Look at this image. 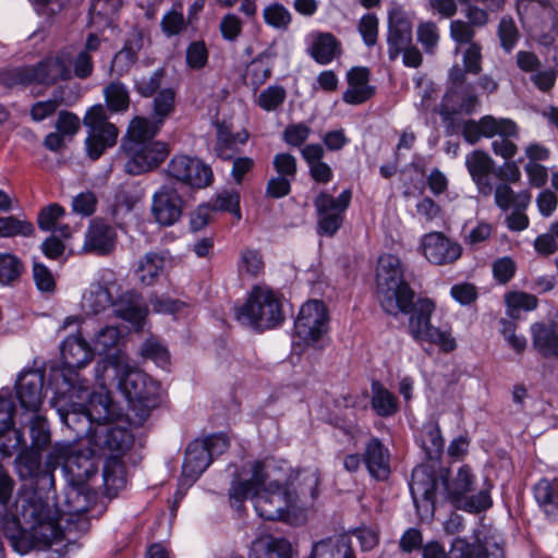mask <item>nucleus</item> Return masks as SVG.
Returning <instances> with one entry per match:
<instances>
[{"label":"nucleus","mask_w":558,"mask_h":558,"mask_svg":"<svg viewBox=\"0 0 558 558\" xmlns=\"http://www.w3.org/2000/svg\"><path fill=\"white\" fill-rule=\"evenodd\" d=\"M498 37L506 52H510L518 43L519 31L512 17L504 16L498 25Z\"/></svg>","instance_id":"nucleus-60"},{"label":"nucleus","mask_w":558,"mask_h":558,"mask_svg":"<svg viewBox=\"0 0 558 558\" xmlns=\"http://www.w3.org/2000/svg\"><path fill=\"white\" fill-rule=\"evenodd\" d=\"M71 54L59 51L49 56L36 65L29 66L33 83L52 85L58 81H68L72 77L70 69Z\"/></svg>","instance_id":"nucleus-22"},{"label":"nucleus","mask_w":558,"mask_h":558,"mask_svg":"<svg viewBox=\"0 0 558 558\" xmlns=\"http://www.w3.org/2000/svg\"><path fill=\"white\" fill-rule=\"evenodd\" d=\"M33 233L34 226L29 221L20 220L15 216L0 218V238L31 236Z\"/></svg>","instance_id":"nucleus-56"},{"label":"nucleus","mask_w":558,"mask_h":558,"mask_svg":"<svg viewBox=\"0 0 558 558\" xmlns=\"http://www.w3.org/2000/svg\"><path fill=\"white\" fill-rule=\"evenodd\" d=\"M101 41V38L96 34L92 33L87 36L84 47L73 60V72L76 77L86 80L92 76L94 71L93 54L100 49Z\"/></svg>","instance_id":"nucleus-41"},{"label":"nucleus","mask_w":558,"mask_h":558,"mask_svg":"<svg viewBox=\"0 0 558 558\" xmlns=\"http://www.w3.org/2000/svg\"><path fill=\"white\" fill-rule=\"evenodd\" d=\"M363 461L371 476L385 481L390 475V456L388 449L378 438H372L365 447Z\"/></svg>","instance_id":"nucleus-29"},{"label":"nucleus","mask_w":558,"mask_h":558,"mask_svg":"<svg viewBox=\"0 0 558 558\" xmlns=\"http://www.w3.org/2000/svg\"><path fill=\"white\" fill-rule=\"evenodd\" d=\"M113 314L134 326H141L148 313L143 296L134 290L122 293L112 303Z\"/></svg>","instance_id":"nucleus-28"},{"label":"nucleus","mask_w":558,"mask_h":558,"mask_svg":"<svg viewBox=\"0 0 558 558\" xmlns=\"http://www.w3.org/2000/svg\"><path fill=\"white\" fill-rule=\"evenodd\" d=\"M102 481L108 497L117 496L126 485L125 465L118 456H109L104 464Z\"/></svg>","instance_id":"nucleus-40"},{"label":"nucleus","mask_w":558,"mask_h":558,"mask_svg":"<svg viewBox=\"0 0 558 558\" xmlns=\"http://www.w3.org/2000/svg\"><path fill=\"white\" fill-rule=\"evenodd\" d=\"M310 53L319 64H328L341 53V44L331 33H320L314 40Z\"/></svg>","instance_id":"nucleus-45"},{"label":"nucleus","mask_w":558,"mask_h":558,"mask_svg":"<svg viewBox=\"0 0 558 558\" xmlns=\"http://www.w3.org/2000/svg\"><path fill=\"white\" fill-rule=\"evenodd\" d=\"M26 446L24 434L14 425L0 432V453L3 457H12L17 450Z\"/></svg>","instance_id":"nucleus-55"},{"label":"nucleus","mask_w":558,"mask_h":558,"mask_svg":"<svg viewBox=\"0 0 558 558\" xmlns=\"http://www.w3.org/2000/svg\"><path fill=\"white\" fill-rule=\"evenodd\" d=\"M119 337L120 332L117 327L106 326L99 329L93 339V352L106 355L95 369L96 378L101 387H106L107 377H110V374L104 373L101 365L109 356H116V354H110L109 352L116 348ZM117 355L122 356L120 353H117Z\"/></svg>","instance_id":"nucleus-34"},{"label":"nucleus","mask_w":558,"mask_h":558,"mask_svg":"<svg viewBox=\"0 0 558 558\" xmlns=\"http://www.w3.org/2000/svg\"><path fill=\"white\" fill-rule=\"evenodd\" d=\"M264 260L259 251L245 248L241 253L239 270L251 277L258 276L264 270Z\"/></svg>","instance_id":"nucleus-59"},{"label":"nucleus","mask_w":558,"mask_h":558,"mask_svg":"<svg viewBox=\"0 0 558 558\" xmlns=\"http://www.w3.org/2000/svg\"><path fill=\"white\" fill-rule=\"evenodd\" d=\"M160 131L147 128L144 117H134L121 142V153L125 158L124 172L140 175L157 169L170 154L167 142L156 140Z\"/></svg>","instance_id":"nucleus-4"},{"label":"nucleus","mask_w":558,"mask_h":558,"mask_svg":"<svg viewBox=\"0 0 558 558\" xmlns=\"http://www.w3.org/2000/svg\"><path fill=\"white\" fill-rule=\"evenodd\" d=\"M372 408L379 416H391L398 411L396 396L380 383L372 384Z\"/></svg>","instance_id":"nucleus-49"},{"label":"nucleus","mask_w":558,"mask_h":558,"mask_svg":"<svg viewBox=\"0 0 558 558\" xmlns=\"http://www.w3.org/2000/svg\"><path fill=\"white\" fill-rule=\"evenodd\" d=\"M448 558H504L502 539H486L483 545L471 544L465 538L457 537L451 543Z\"/></svg>","instance_id":"nucleus-27"},{"label":"nucleus","mask_w":558,"mask_h":558,"mask_svg":"<svg viewBox=\"0 0 558 558\" xmlns=\"http://www.w3.org/2000/svg\"><path fill=\"white\" fill-rule=\"evenodd\" d=\"M19 422L21 425L29 427L32 445L29 448L45 451L51 444V433L48 422L40 412L37 413H20Z\"/></svg>","instance_id":"nucleus-36"},{"label":"nucleus","mask_w":558,"mask_h":558,"mask_svg":"<svg viewBox=\"0 0 558 558\" xmlns=\"http://www.w3.org/2000/svg\"><path fill=\"white\" fill-rule=\"evenodd\" d=\"M421 251L426 259L435 265L451 264L462 254L461 245L441 232L426 234L421 240Z\"/></svg>","instance_id":"nucleus-23"},{"label":"nucleus","mask_w":558,"mask_h":558,"mask_svg":"<svg viewBox=\"0 0 558 558\" xmlns=\"http://www.w3.org/2000/svg\"><path fill=\"white\" fill-rule=\"evenodd\" d=\"M105 98L108 108L113 112H123L129 109L130 95L124 84L112 82L105 88Z\"/></svg>","instance_id":"nucleus-53"},{"label":"nucleus","mask_w":558,"mask_h":558,"mask_svg":"<svg viewBox=\"0 0 558 558\" xmlns=\"http://www.w3.org/2000/svg\"><path fill=\"white\" fill-rule=\"evenodd\" d=\"M110 420L99 421L89 438V445L94 446L99 454L122 456L131 448L133 435L125 428L109 423Z\"/></svg>","instance_id":"nucleus-18"},{"label":"nucleus","mask_w":558,"mask_h":558,"mask_svg":"<svg viewBox=\"0 0 558 558\" xmlns=\"http://www.w3.org/2000/svg\"><path fill=\"white\" fill-rule=\"evenodd\" d=\"M508 315L514 317L520 310L533 311L537 306V299L525 292H509L505 296Z\"/></svg>","instance_id":"nucleus-57"},{"label":"nucleus","mask_w":558,"mask_h":558,"mask_svg":"<svg viewBox=\"0 0 558 558\" xmlns=\"http://www.w3.org/2000/svg\"><path fill=\"white\" fill-rule=\"evenodd\" d=\"M287 98V90L281 85H270L263 89L255 98L257 107L266 112L279 110Z\"/></svg>","instance_id":"nucleus-51"},{"label":"nucleus","mask_w":558,"mask_h":558,"mask_svg":"<svg viewBox=\"0 0 558 558\" xmlns=\"http://www.w3.org/2000/svg\"><path fill=\"white\" fill-rule=\"evenodd\" d=\"M94 446L87 448H73L71 456L66 459L65 471L71 476V482L86 483L96 475L98 470V457Z\"/></svg>","instance_id":"nucleus-25"},{"label":"nucleus","mask_w":558,"mask_h":558,"mask_svg":"<svg viewBox=\"0 0 558 558\" xmlns=\"http://www.w3.org/2000/svg\"><path fill=\"white\" fill-rule=\"evenodd\" d=\"M150 117H144L147 128L153 131H160L166 120L175 112L177 93L173 88L167 87L153 96Z\"/></svg>","instance_id":"nucleus-31"},{"label":"nucleus","mask_w":558,"mask_h":558,"mask_svg":"<svg viewBox=\"0 0 558 558\" xmlns=\"http://www.w3.org/2000/svg\"><path fill=\"white\" fill-rule=\"evenodd\" d=\"M97 501V494L86 483L71 482L65 490L63 508L59 509V522L65 520L69 524L77 517L75 525L82 531L88 527V521L83 514L88 512ZM61 529V526L59 525Z\"/></svg>","instance_id":"nucleus-16"},{"label":"nucleus","mask_w":558,"mask_h":558,"mask_svg":"<svg viewBox=\"0 0 558 558\" xmlns=\"http://www.w3.org/2000/svg\"><path fill=\"white\" fill-rule=\"evenodd\" d=\"M266 478L264 463L254 462L250 480L232 481L229 488L231 506L241 511L244 509V501L251 498L259 518L269 521L288 520L290 511L298 506L300 496L308 494L312 499H315L318 494L319 480L315 474L304 478L300 493L278 483L265 486Z\"/></svg>","instance_id":"nucleus-2"},{"label":"nucleus","mask_w":558,"mask_h":558,"mask_svg":"<svg viewBox=\"0 0 558 558\" xmlns=\"http://www.w3.org/2000/svg\"><path fill=\"white\" fill-rule=\"evenodd\" d=\"M44 374L32 369L20 375L16 383V396L22 408L21 413L40 412L43 404Z\"/></svg>","instance_id":"nucleus-24"},{"label":"nucleus","mask_w":558,"mask_h":558,"mask_svg":"<svg viewBox=\"0 0 558 558\" xmlns=\"http://www.w3.org/2000/svg\"><path fill=\"white\" fill-rule=\"evenodd\" d=\"M276 56L270 49L260 52L254 58L246 68L245 78L248 84L257 89L270 76L272 72V64L270 60Z\"/></svg>","instance_id":"nucleus-42"},{"label":"nucleus","mask_w":558,"mask_h":558,"mask_svg":"<svg viewBox=\"0 0 558 558\" xmlns=\"http://www.w3.org/2000/svg\"><path fill=\"white\" fill-rule=\"evenodd\" d=\"M301 155L308 166L311 178L315 182L326 184L331 181L333 177L332 169L323 161L325 150L322 145L307 144L301 149Z\"/></svg>","instance_id":"nucleus-38"},{"label":"nucleus","mask_w":558,"mask_h":558,"mask_svg":"<svg viewBox=\"0 0 558 558\" xmlns=\"http://www.w3.org/2000/svg\"><path fill=\"white\" fill-rule=\"evenodd\" d=\"M166 266L165 255L157 252H147L134 264L133 272L137 281L145 287L157 283Z\"/></svg>","instance_id":"nucleus-33"},{"label":"nucleus","mask_w":558,"mask_h":558,"mask_svg":"<svg viewBox=\"0 0 558 558\" xmlns=\"http://www.w3.org/2000/svg\"><path fill=\"white\" fill-rule=\"evenodd\" d=\"M421 448L424 449L426 459L429 462H438L444 452L445 440L437 423H428L424 426L421 436Z\"/></svg>","instance_id":"nucleus-46"},{"label":"nucleus","mask_w":558,"mask_h":558,"mask_svg":"<svg viewBox=\"0 0 558 558\" xmlns=\"http://www.w3.org/2000/svg\"><path fill=\"white\" fill-rule=\"evenodd\" d=\"M77 390V398H88L89 407L81 403H72L69 408H59L60 420L69 429L75 433L76 438H90L95 425L99 421L111 420L116 412L110 398L104 393H90Z\"/></svg>","instance_id":"nucleus-6"},{"label":"nucleus","mask_w":558,"mask_h":558,"mask_svg":"<svg viewBox=\"0 0 558 558\" xmlns=\"http://www.w3.org/2000/svg\"><path fill=\"white\" fill-rule=\"evenodd\" d=\"M530 202L531 194L527 191L514 193L506 183L498 184L495 189V203L502 210L512 208L526 209Z\"/></svg>","instance_id":"nucleus-47"},{"label":"nucleus","mask_w":558,"mask_h":558,"mask_svg":"<svg viewBox=\"0 0 558 558\" xmlns=\"http://www.w3.org/2000/svg\"><path fill=\"white\" fill-rule=\"evenodd\" d=\"M465 166L478 192L484 196L490 195L493 192L490 182L493 161L489 155L482 150H474L465 157Z\"/></svg>","instance_id":"nucleus-30"},{"label":"nucleus","mask_w":558,"mask_h":558,"mask_svg":"<svg viewBox=\"0 0 558 558\" xmlns=\"http://www.w3.org/2000/svg\"><path fill=\"white\" fill-rule=\"evenodd\" d=\"M213 210L229 211L239 221L242 218L240 209V194L236 191L219 193L211 206Z\"/></svg>","instance_id":"nucleus-61"},{"label":"nucleus","mask_w":558,"mask_h":558,"mask_svg":"<svg viewBox=\"0 0 558 558\" xmlns=\"http://www.w3.org/2000/svg\"><path fill=\"white\" fill-rule=\"evenodd\" d=\"M492 234V226L484 221L469 222L464 226L463 241L470 246H476L485 242Z\"/></svg>","instance_id":"nucleus-58"},{"label":"nucleus","mask_w":558,"mask_h":558,"mask_svg":"<svg viewBox=\"0 0 558 558\" xmlns=\"http://www.w3.org/2000/svg\"><path fill=\"white\" fill-rule=\"evenodd\" d=\"M24 270L21 259L9 253L0 254V283L8 286L16 281Z\"/></svg>","instance_id":"nucleus-54"},{"label":"nucleus","mask_w":558,"mask_h":558,"mask_svg":"<svg viewBox=\"0 0 558 558\" xmlns=\"http://www.w3.org/2000/svg\"><path fill=\"white\" fill-rule=\"evenodd\" d=\"M167 173L170 178L193 189H205L211 184V168L201 159L187 155H175L169 161Z\"/></svg>","instance_id":"nucleus-19"},{"label":"nucleus","mask_w":558,"mask_h":558,"mask_svg":"<svg viewBox=\"0 0 558 558\" xmlns=\"http://www.w3.org/2000/svg\"><path fill=\"white\" fill-rule=\"evenodd\" d=\"M108 379H117V387L129 402L133 424L142 425L150 411L159 405L160 386L146 373L131 368L124 356H109L101 365Z\"/></svg>","instance_id":"nucleus-3"},{"label":"nucleus","mask_w":558,"mask_h":558,"mask_svg":"<svg viewBox=\"0 0 558 558\" xmlns=\"http://www.w3.org/2000/svg\"><path fill=\"white\" fill-rule=\"evenodd\" d=\"M376 294L388 314L413 312L415 293L404 280L401 262L397 256L385 254L379 257L376 268Z\"/></svg>","instance_id":"nucleus-5"},{"label":"nucleus","mask_w":558,"mask_h":558,"mask_svg":"<svg viewBox=\"0 0 558 558\" xmlns=\"http://www.w3.org/2000/svg\"><path fill=\"white\" fill-rule=\"evenodd\" d=\"M450 87L444 96L440 106V116L446 124L447 133L454 134L459 130L463 132V124L460 121L461 113L471 114L480 105L474 86L465 82L464 72L454 65L449 72Z\"/></svg>","instance_id":"nucleus-7"},{"label":"nucleus","mask_w":558,"mask_h":558,"mask_svg":"<svg viewBox=\"0 0 558 558\" xmlns=\"http://www.w3.org/2000/svg\"><path fill=\"white\" fill-rule=\"evenodd\" d=\"M185 204L174 186L162 185L151 197V215L158 225L169 227L180 220Z\"/></svg>","instance_id":"nucleus-21"},{"label":"nucleus","mask_w":558,"mask_h":558,"mask_svg":"<svg viewBox=\"0 0 558 558\" xmlns=\"http://www.w3.org/2000/svg\"><path fill=\"white\" fill-rule=\"evenodd\" d=\"M310 558H354L350 537L338 535L316 542Z\"/></svg>","instance_id":"nucleus-37"},{"label":"nucleus","mask_w":558,"mask_h":558,"mask_svg":"<svg viewBox=\"0 0 558 558\" xmlns=\"http://www.w3.org/2000/svg\"><path fill=\"white\" fill-rule=\"evenodd\" d=\"M475 476L469 465L459 468L451 484L449 494L459 509L470 513H478L487 510L492 505L490 487H484L476 494H471L474 487Z\"/></svg>","instance_id":"nucleus-14"},{"label":"nucleus","mask_w":558,"mask_h":558,"mask_svg":"<svg viewBox=\"0 0 558 558\" xmlns=\"http://www.w3.org/2000/svg\"><path fill=\"white\" fill-rule=\"evenodd\" d=\"M436 345L441 352H451L457 348L456 339L451 335L448 324L439 322L435 303L429 299L421 298V340Z\"/></svg>","instance_id":"nucleus-20"},{"label":"nucleus","mask_w":558,"mask_h":558,"mask_svg":"<svg viewBox=\"0 0 558 558\" xmlns=\"http://www.w3.org/2000/svg\"><path fill=\"white\" fill-rule=\"evenodd\" d=\"M41 452L27 446L21 448L15 460L21 478L31 480L44 469L41 465Z\"/></svg>","instance_id":"nucleus-48"},{"label":"nucleus","mask_w":558,"mask_h":558,"mask_svg":"<svg viewBox=\"0 0 558 558\" xmlns=\"http://www.w3.org/2000/svg\"><path fill=\"white\" fill-rule=\"evenodd\" d=\"M165 76L166 70L163 68H158L147 74H138L134 77V88L142 97H153L159 92Z\"/></svg>","instance_id":"nucleus-52"},{"label":"nucleus","mask_w":558,"mask_h":558,"mask_svg":"<svg viewBox=\"0 0 558 558\" xmlns=\"http://www.w3.org/2000/svg\"><path fill=\"white\" fill-rule=\"evenodd\" d=\"M534 349L544 357L558 359V328L554 324L535 323L531 326Z\"/></svg>","instance_id":"nucleus-35"},{"label":"nucleus","mask_w":558,"mask_h":558,"mask_svg":"<svg viewBox=\"0 0 558 558\" xmlns=\"http://www.w3.org/2000/svg\"><path fill=\"white\" fill-rule=\"evenodd\" d=\"M83 123L88 129L85 141L87 153L96 160L107 148L116 145L119 129L109 122L106 109L101 105L92 107L86 112Z\"/></svg>","instance_id":"nucleus-13"},{"label":"nucleus","mask_w":558,"mask_h":558,"mask_svg":"<svg viewBox=\"0 0 558 558\" xmlns=\"http://www.w3.org/2000/svg\"><path fill=\"white\" fill-rule=\"evenodd\" d=\"M116 243V230L104 221L94 219L90 221L85 232L83 251L85 253L105 256L113 251Z\"/></svg>","instance_id":"nucleus-26"},{"label":"nucleus","mask_w":558,"mask_h":558,"mask_svg":"<svg viewBox=\"0 0 558 558\" xmlns=\"http://www.w3.org/2000/svg\"><path fill=\"white\" fill-rule=\"evenodd\" d=\"M534 498L548 519L558 515V477L554 481L539 480L534 488Z\"/></svg>","instance_id":"nucleus-39"},{"label":"nucleus","mask_w":558,"mask_h":558,"mask_svg":"<svg viewBox=\"0 0 558 558\" xmlns=\"http://www.w3.org/2000/svg\"><path fill=\"white\" fill-rule=\"evenodd\" d=\"M328 312L324 302L312 300L302 305L294 323L295 337L306 345L315 344L328 331Z\"/></svg>","instance_id":"nucleus-15"},{"label":"nucleus","mask_w":558,"mask_h":558,"mask_svg":"<svg viewBox=\"0 0 558 558\" xmlns=\"http://www.w3.org/2000/svg\"><path fill=\"white\" fill-rule=\"evenodd\" d=\"M235 317L240 324L257 330L277 327L284 319L281 299L270 288L256 286L246 302L236 308Z\"/></svg>","instance_id":"nucleus-8"},{"label":"nucleus","mask_w":558,"mask_h":558,"mask_svg":"<svg viewBox=\"0 0 558 558\" xmlns=\"http://www.w3.org/2000/svg\"><path fill=\"white\" fill-rule=\"evenodd\" d=\"M351 190H344L338 197L322 192L314 201L318 214V233L333 235L343 222V213L349 207Z\"/></svg>","instance_id":"nucleus-17"},{"label":"nucleus","mask_w":558,"mask_h":558,"mask_svg":"<svg viewBox=\"0 0 558 558\" xmlns=\"http://www.w3.org/2000/svg\"><path fill=\"white\" fill-rule=\"evenodd\" d=\"M250 135L246 131L236 134L227 129H219L215 144L216 155L222 160H231L240 153L239 145H244Z\"/></svg>","instance_id":"nucleus-43"},{"label":"nucleus","mask_w":558,"mask_h":558,"mask_svg":"<svg viewBox=\"0 0 558 558\" xmlns=\"http://www.w3.org/2000/svg\"><path fill=\"white\" fill-rule=\"evenodd\" d=\"M518 13L530 36L549 45L558 32V7L554 0H522Z\"/></svg>","instance_id":"nucleus-10"},{"label":"nucleus","mask_w":558,"mask_h":558,"mask_svg":"<svg viewBox=\"0 0 558 558\" xmlns=\"http://www.w3.org/2000/svg\"><path fill=\"white\" fill-rule=\"evenodd\" d=\"M54 469L46 465L32 481L34 493L21 500V515L28 527L12 513L0 518V527L12 548L19 554L32 549H47L66 538V533L59 527V508L54 502ZM19 508V506H16Z\"/></svg>","instance_id":"nucleus-1"},{"label":"nucleus","mask_w":558,"mask_h":558,"mask_svg":"<svg viewBox=\"0 0 558 558\" xmlns=\"http://www.w3.org/2000/svg\"><path fill=\"white\" fill-rule=\"evenodd\" d=\"M206 444L201 439L191 441L185 450L182 475L194 482L213 462Z\"/></svg>","instance_id":"nucleus-32"},{"label":"nucleus","mask_w":558,"mask_h":558,"mask_svg":"<svg viewBox=\"0 0 558 558\" xmlns=\"http://www.w3.org/2000/svg\"><path fill=\"white\" fill-rule=\"evenodd\" d=\"M274 169L278 177L294 181L298 172L296 158L289 153H279L272 160Z\"/></svg>","instance_id":"nucleus-64"},{"label":"nucleus","mask_w":558,"mask_h":558,"mask_svg":"<svg viewBox=\"0 0 558 558\" xmlns=\"http://www.w3.org/2000/svg\"><path fill=\"white\" fill-rule=\"evenodd\" d=\"M186 64L193 70H201L208 62V50L203 40L191 43L185 51Z\"/></svg>","instance_id":"nucleus-63"},{"label":"nucleus","mask_w":558,"mask_h":558,"mask_svg":"<svg viewBox=\"0 0 558 558\" xmlns=\"http://www.w3.org/2000/svg\"><path fill=\"white\" fill-rule=\"evenodd\" d=\"M191 23L182 12V4L175 3L160 21V28L166 37H173L186 31Z\"/></svg>","instance_id":"nucleus-50"},{"label":"nucleus","mask_w":558,"mask_h":558,"mask_svg":"<svg viewBox=\"0 0 558 558\" xmlns=\"http://www.w3.org/2000/svg\"><path fill=\"white\" fill-rule=\"evenodd\" d=\"M388 56L395 61L402 52V61L405 66H418V50L412 45V25L407 14L395 9L388 17Z\"/></svg>","instance_id":"nucleus-12"},{"label":"nucleus","mask_w":558,"mask_h":558,"mask_svg":"<svg viewBox=\"0 0 558 558\" xmlns=\"http://www.w3.org/2000/svg\"><path fill=\"white\" fill-rule=\"evenodd\" d=\"M265 22L276 28L287 29L291 23L290 12L280 3H272L264 9Z\"/></svg>","instance_id":"nucleus-62"},{"label":"nucleus","mask_w":558,"mask_h":558,"mask_svg":"<svg viewBox=\"0 0 558 558\" xmlns=\"http://www.w3.org/2000/svg\"><path fill=\"white\" fill-rule=\"evenodd\" d=\"M93 349L80 335L69 336L61 345L63 367L59 371L63 383L68 385L66 392L75 389L88 391V380L81 378L78 369L86 366L93 359Z\"/></svg>","instance_id":"nucleus-11"},{"label":"nucleus","mask_w":558,"mask_h":558,"mask_svg":"<svg viewBox=\"0 0 558 558\" xmlns=\"http://www.w3.org/2000/svg\"><path fill=\"white\" fill-rule=\"evenodd\" d=\"M112 303L113 301L108 289L97 282L90 284L84 292L81 307L86 314L97 315L109 306H112Z\"/></svg>","instance_id":"nucleus-44"},{"label":"nucleus","mask_w":558,"mask_h":558,"mask_svg":"<svg viewBox=\"0 0 558 558\" xmlns=\"http://www.w3.org/2000/svg\"><path fill=\"white\" fill-rule=\"evenodd\" d=\"M518 135L517 124L507 118L484 116L478 121L466 120L463 124V137L469 144H475L481 137H495L492 142L493 151L506 160L517 153L512 138Z\"/></svg>","instance_id":"nucleus-9"}]
</instances>
